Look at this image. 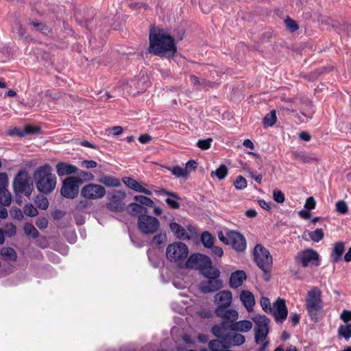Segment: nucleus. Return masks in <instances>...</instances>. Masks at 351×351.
I'll list each match as a JSON object with an SVG mask.
<instances>
[{
  "label": "nucleus",
  "mask_w": 351,
  "mask_h": 351,
  "mask_svg": "<svg viewBox=\"0 0 351 351\" xmlns=\"http://www.w3.org/2000/svg\"><path fill=\"white\" fill-rule=\"evenodd\" d=\"M125 197V193L121 191H114L110 198L108 208L112 211H121L124 207L123 200Z\"/></svg>",
  "instance_id": "nucleus-16"
},
{
  "label": "nucleus",
  "mask_w": 351,
  "mask_h": 351,
  "mask_svg": "<svg viewBox=\"0 0 351 351\" xmlns=\"http://www.w3.org/2000/svg\"><path fill=\"white\" fill-rule=\"evenodd\" d=\"M12 215L15 219L18 220H21L23 218V213L20 209L12 210Z\"/></svg>",
  "instance_id": "nucleus-63"
},
{
  "label": "nucleus",
  "mask_w": 351,
  "mask_h": 351,
  "mask_svg": "<svg viewBox=\"0 0 351 351\" xmlns=\"http://www.w3.org/2000/svg\"><path fill=\"white\" fill-rule=\"evenodd\" d=\"M232 300V294L228 290H222L219 291L214 296V302L217 305L215 310L216 315H221L223 308L231 305Z\"/></svg>",
  "instance_id": "nucleus-14"
},
{
  "label": "nucleus",
  "mask_w": 351,
  "mask_h": 351,
  "mask_svg": "<svg viewBox=\"0 0 351 351\" xmlns=\"http://www.w3.org/2000/svg\"><path fill=\"white\" fill-rule=\"evenodd\" d=\"M344 250L345 245L343 242H338L335 243L331 254L332 261L335 263L338 262L341 259Z\"/></svg>",
  "instance_id": "nucleus-27"
},
{
  "label": "nucleus",
  "mask_w": 351,
  "mask_h": 351,
  "mask_svg": "<svg viewBox=\"0 0 351 351\" xmlns=\"http://www.w3.org/2000/svg\"><path fill=\"white\" fill-rule=\"evenodd\" d=\"M33 25L36 29L40 31L45 34L49 32L46 23H33Z\"/></svg>",
  "instance_id": "nucleus-54"
},
{
  "label": "nucleus",
  "mask_w": 351,
  "mask_h": 351,
  "mask_svg": "<svg viewBox=\"0 0 351 351\" xmlns=\"http://www.w3.org/2000/svg\"><path fill=\"white\" fill-rule=\"evenodd\" d=\"M189 253V249L188 246L180 241H176L169 244L166 249L167 260L178 266L185 265Z\"/></svg>",
  "instance_id": "nucleus-4"
},
{
  "label": "nucleus",
  "mask_w": 351,
  "mask_h": 351,
  "mask_svg": "<svg viewBox=\"0 0 351 351\" xmlns=\"http://www.w3.org/2000/svg\"><path fill=\"white\" fill-rule=\"evenodd\" d=\"M337 332L339 336L348 341L351 337V324L339 326Z\"/></svg>",
  "instance_id": "nucleus-33"
},
{
  "label": "nucleus",
  "mask_w": 351,
  "mask_h": 351,
  "mask_svg": "<svg viewBox=\"0 0 351 351\" xmlns=\"http://www.w3.org/2000/svg\"><path fill=\"white\" fill-rule=\"evenodd\" d=\"M274 17L275 20L282 19L283 22H296L292 19L289 15L284 13L282 10L276 9L274 12Z\"/></svg>",
  "instance_id": "nucleus-38"
},
{
  "label": "nucleus",
  "mask_w": 351,
  "mask_h": 351,
  "mask_svg": "<svg viewBox=\"0 0 351 351\" xmlns=\"http://www.w3.org/2000/svg\"><path fill=\"white\" fill-rule=\"evenodd\" d=\"M82 165L86 169L95 168L97 167V162L91 160H84L82 162Z\"/></svg>",
  "instance_id": "nucleus-57"
},
{
  "label": "nucleus",
  "mask_w": 351,
  "mask_h": 351,
  "mask_svg": "<svg viewBox=\"0 0 351 351\" xmlns=\"http://www.w3.org/2000/svg\"><path fill=\"white\" fill-rule=\"evenodd\" d=\"M122 181L128 188L136 192L141 193L147 195H152V191L132 178L124 177L123 178Z\"/></svg>",
  "instance_id": "nucleus-19"
},
{
  "label": "nucleus",
  "mask_w": 351,
  "mask_h": 351,
  "mask_svg": "<svg viewBox=\"0 0 351 351\" xmlns=\"http://www.w3.org/2000/svg\"><path fill=\"white\" fill-rule=\"evenodd\" d=\"M136 202H139L141 204L145 205L149 207H152L154 204V202L149 197L143 195H136L134 197Z\"/></svg>",
  "instance_id": "nucleus-39"
},
{
  "label": "nucleus",
  "mask_w": 351,
  "mask_h": 351,
  "mask_svg": "<svg viewBox=\"0 0 351 351\" xmlns=\"http://www.w3.org/2000/svg\"><path fill=\"white\" fill-rule=\"evenodd\" d=\"M166 202L173 208H178L180 206L179 203L177 202L176 199L174 197H168L166 199Z\"/></svg>",
  "instance_id": "nucleus-56"
},
{
  "label": "nucleus",
  "mask_w": 351,
  "mask_h": 351,
  "mask_svg": "<svg viewBox=\"0 0 351 351\" xmlns=\"http://www.w3.org/2000/svg\"><path fill=\"white\" fill-rule=\"evenodd\" d=\"M209 348L213 351H223L226 348L224 344L219 340H213L209 342Z\"/></svg>",
  "instance_id": "nucleus-40"
},
{
  "label": "nucleus",
  "mask_w": 351,
  "mask_h": 351,
  "mask_svg": "<svg viewBox=\"0 0 351 351\" xmlns=\"http://www.w3.org/2000/svg\"><path fill=\"white\" fill-rule=\"evenodd\" d=\"M217 315L231 322H235L239 318L238 312L233 309L227 310L226 311H223V309L221 311V315Z\"/></svg>",
  "instance_id": "nucleus-30"
},
{
  "label": "nucleus",
  "mask_w": 351,
  "mask_h": 351,
  "mask_svg": "<svg viewBox=\"0 0 351 351\" xmlns=\"http://www.w3.org/2000/svg\"><path fill=\"white\" fill-rule=\"evenodd\" d=\"M311 240L314 242L318 243L324 237V233L322 229L317 228L314 231H307L304 232Z\"/></svg>",
  "instance_id": "nucleus-31"
},
{
  "label": "nucleus",
  "mask_w": 351,
  "mask_h": 351,
  "mask_svg": "<svg viewBox=\"0 0 351 351\" xmlns=\"http://www.w3.org/2000/svg\"><path fill=\"white\" fill-rule=\"evenodd\" d=\"M340 318L344 322H348L351 320V311L343 310L340 315Z\"/></svg>",
  "instance_id": "nucleus-55"
},
{
  "label": "nucleus",
  "mask_w": 351,
  "mask_h": 351,
  "mask_svg": "<svg viewBox=\"0 0 351 351\" xmlns=\"http://www.w3.org/2000/svg\"><path fill=\"white\" fill-rule=\"evenodd\" d=\"M36 224L39 228H45L47 226L48 221L45 218L38 219Z\"/></svg>",
  "instance_id": "nucleus-60"
},
{
  "label": "nucleus",
  "mask_w": 351,
  "mask_h": 351,
  "mask_svg": "<svg viewBox=\"0 0 351 351\" xmlns=\"http://www.w3.org/2000/svg\"><path fill=\"white\" fill-rule=\"evenodd\" d=\"M34 177L37 189L43 193H51L56 187V177L51 173V167L49 165L38 168Z\"/></svg>",
  "instance_id": "nucleus-2"
},
{
  "label": "nucleus",
  "mask_w": 351,
  "mask_h": 351,
  "mask_svg": "<svg viewBox=\"0 0 351 351\" xmlns=\"http://www.w3.org/2000/svg\"><path fill=\"white\" fill-rule=\"evenodd\" d=\"M171 173L176 177H186L187 176V170L180 166H174L169 169Z\"/></svg>",
  "instance_id": "nucleus-41"
},
{
  "label": "nucleus",
  "mask_w": 351,
  "mask_h": 351,
  "mask_svg": "<svg viewBox=\"0 0 351 351\" xmlns=\"http://www.w3.org/2000/svg\"><path fill=\"white\" fill-rule=\"evenodd\" d=\"M108 131L113 135L117 136L123 132V128L121 126H114L110 129H108Z\"/></svg>",
  "instance_id": "nucleus-61"
},
{
  "label": "nucleus",
  "mask_w": 351,
  "mask_h": 351,
  "mask_svg": "<svg viewBox=\"0 0 351 351\" xmlns=\"http://www.w3.org/2000/svg\"><path fill=\"white\" fill-rule=\"evenodd\" d=\"M316 202L313 197H309L306 199L304 207L307 210H312L315 208Z\"/></svg>",
  "instance_id": "nucleus-52"
},
{
  "label": "nucleus",
  "mask_w": 351,
  "mask_h": 351,
  "mask_svg": "<svg viewBox=\"0 0 351 351\" xmlns=\"http://www.w3.org/2000/svg\"><path fill=\"white\" fill-rule=\"evenodd\" d=\"M201 239L204 247L207 248L213 247L215 238L209 232H203L202 234Z\"/></svg>",
  "instance_id": "nucleus-35"
},
{
  "label": "nucleus",
  "mask_w": 351,
  "mask_h": 351,
  "mask_svg": "<svg viewBox=\"0 0 351 351\" xmlns=\"http://www.w3.org/2000/svg\"><path fill=\"white\" fill-rule=\"evenodd\" d=\"M149 51L158 56L173 58L177 52L174 37L169 30L155 25H150Z\"/></svg>",
  "instance_id": "nucleus-1"
},
{
  "label": "nucleus",
  "mask_w": 351,
  "mask_h": 351,
  "mask_svg": "<svg viewBox=\"0 0 351 351\" xmlns=\"http://www.w3.org/2000/svg\"><path fill=\"white\" fill-rule=\"evenodd\" d=\"M252 320L255 324V341L257 344H263V348H266L269 344L267 337L269 331V319L263 315H256Z\"/></svg>",
  "instance_id": "nucleus-5"
},
{
  "label": "nucleus",
  "mask_w": 351,
  "mask_h": 351,
  "mask_svg": "<svg viewBox=\"0 0 351 351\" xmlns=\"http://www.w3.org/2000/svg\"><path fill=\"white\" fill-rule=\"evenodd\" d=\"M234 186L237 189L242 190L247 187V181L243 176H238L234 181Z\"/></svg>",
  "instance_id": "nucleus-45"
},
{
  "label": "nucleus",
  "mask_w": 351,
  "mask_h": 351,
  "mask_svg": "<svg viewBox=\"0 0 351 351\" xmlns=\"http://www.w3.org/2000/svg\"><path fill=\"white\" fill-rule=\"evenodd\" d=\"M227 174L228 169L226 166L224 165H221L217 169L212 171L210 176L211 177L216 176L218 179L222 180L227 176Z\"/></svg>",
  "instance_id": "nucleus-36"
},
{
  "label": "nucleus",
  "mask_w": 351,
  "mask_h": 351,
  "mask_svg": "<svg viewBox=\"0 0 351 351\" xmlns=\"http://www.w3.org/2000/svg\"><path fill=\"white\" fill-rule=\"evenodd\" d=\"M0 253L6 260L15 261L16 259V253L12 247H3Z\"/></svg>",
  "instance_id": "nucleus-34"
},
{
  "label": "nucleus",
  "mask_w": 351,
  "mask_h": 351,
  "mask_svg": "<svg viewBox=\"0 0 351 351\" xmlns=\"http://www.w3.org/2000/svg\"><path fill=\"white\" fill-rule=\"evenodd\" d=\"M124 90L129 94L135 95L145 89L143 82L138 79H134L123 82Z\"/></svg>",
  "instance_id": "nucleus-20"
},
{
  "label": "nucleus",
  "mask_w": 351,
  "mask_h": 351,
  "mask_svg": "<svg viewBox=\"0 0 351 351\" xmlns=\"http://www.w3.org/2000/svg\"><path fill=\"white\" fill-rule=\"evenodd\" d=\"M273 314L276 321L282 322L285 321L288 315V311L285 304V301L282 299H278L274 304Z\"/></svg>",
  "instance_id": "nucleus-17"
},
{
  "label": "nucleus",
  "mask_w": 351,
  "mask_h": 351,
  "mask_svg": "<svg viewBox=\"0 0 351 351\" xmlns=\"http://www.w3.org/2000/svg\"><path fill=\"white\" fill-rule=\"evenodd\" d=\"M212 247V253L213 255L218 257H221L223 255V251L221 247L217 246H214Z\"/></svg>",
  "instance_id": "nucleus-62"
},
{
  "label": "nucleus",
  "mask_w": 351,
  "mask_h": 351,
  "mask_svg": "<svg viewBox=\"0 0 351 351\" xmlns=\"http://www.w3.org/2000/svg\"><path fill=\"white\" fill-rule=\"evenodd\" d=\"M56 171L59 176H63L76 173L77 167L71 164L62 162L56 165Z\"/></svg>",
  "instance_id": "nucleus-24"
},
{
  "label": "nucleus",
  "mask_w": 351,
  "mask_h": 351,
  "mask_svg": "<svg viewBox=\"0 0 351 351\" xmlns=\"http://www.w3.org/2000/svg\"><path fill=\"white\" fill-rule=\"evenodd\" d=\"M210 258L202 254H191L185 262V267L199 269L201 271L205 267L211 264Z\"/></svg>",
  "instance_id": "nucleus-13"
},
{
  "label": "nucleus",
  "mask_w": 351,
  "mask_h": 351,
  "mask_svg": "<svg viewBox=\"0 0 351 351\" xmlns=\"http://www.w3.org/2000/svg\"><path fill=\"white\" fill-rule=\"evenodd\" d=\"M196 168V162L194 160H189L186 162L184 169L187 170V175L189 172L195 170Z\"/></svg>",
  "instance_id": "nucleus-59"
},
{
  "label": "nucleus",
  "mask_w": 351,
  "mask_h": 351,
  "mask_svg": "<svg viewBox=\"0 0 351 351\" xmlns=\"http://www.w3.org/2000/svg\"><path fill=\"white\" fill-rule=\"evenodd\" d=\"M336 210L340 214H346L348 212V206L346 202L339 200L335 204Z\"/></svg>",
  "instance_id": "nucleus-46"
},
{
  "label": "nucleus",
  "mask_w": 351,
  "mask_h": 351,
  "mask_svg": "<svg viewBox=\"0 0 351 351\" xmlns=\"http://www.w3.org/2000/svg\"><path fill=\"white\" fill-rule=\"evenodd\" d=\"M330 18L328 16L324 15L322 14H314L313 21H317V22H328Z\"/></svg>",
  "instance_id": "nucleus-53"
},
{
  "label": "nucleus",
  "mask_w": 351,
  "mask_h": 351,
  "mask_svg": "<svg viewBox=\"0 0 351 351\" xmlns=\"http://www.w3.org/2000/svg\"><path fill=\"white\" fill-rule=\"evenodd\" d=\"M228 343L232 346H237L242 345L245 341V337L240 333H235L234 335H228L227 336Z\"/></svg>",
  "instance_id": "nucleus-29"
},
{
  "label": "nucleus",
  "mask_w": 351,
  "mask_h": 351,
  "mask_svg": "<svg viewBox=\"0 0 351 351\" xmlns=\"http://www.w3.org/2000/svg\"><path fill=\"white\" fill-rule=\"evenodd\" d=\"M252 323L249 320H241L232 323L230 325V330L232 331L239 332H247L252 328Z\"/></svg>",
  "instance_id": "nucleus-25"
},
{
  "label": "nucleus",
  "mask_w": 351,
  "mask_h": 351,
  "mask_svg": "<svg viewBox=\"0 0 351 351\" xmlns=\"http://www.w3.org/2000/svg\"><path fill=\"white\" fill-rule=\"evenodd\" d=\"M211 141H212L211 138H208V139H205V140H199L197 143V145L198 146V147H199L202 149H204V150L208 149L210 147Z\"/></svg>",
  "instance_id": "nucleus-50"
},
{
  "label": "nucleus",
  "mask_w": 351,
  "mask_h": 351,
  "mask_svg": "<svg viewBox=\"0 0 351 351\" xmlns=\"http://www.w3.org/2000/svg\"><path fill=\"white\" fill-rule=\"evenodd\" d=\"M306 306L311 320L317 322L323 311L322 292L318 288L314 287L308 291Z\"/></svg>",
  "instance_id": "nucleus-3"
},
{
  "label": "nucleus",
  "mask_w": 351,
  "mask_h": 351,
  "mask_svg": "<svg viewBox=\"0 0 351 351\" xmlns=\"http://www.w3.org/2000/svg\"><path fill=\"white\" fill-rule=\"evenodd\" d=\"M128 212L132 215H137L147 212V209L138 203H131L128 206Z\"/></svg>",
  "instance_id": "nucleus-32"
},
{
  "label": "nucleus",
  "mask_w": 351,
  "mask_h": 351,
  "mask_svg": "<svg viewBox=\"0 0 351 351\" xmlns=\"http://www.w3.org/2000/svg\"><path fill=\"white\" fill-rule=\"evenodd\" d=\"M228 245L237 252L244 251L246 248V241L245 237L238 232H228Z\"/></svg>",
  "instance_id": "nucleus-15"
},
{
  "label": "nucleus",
  "mask_w": 351,
  "mask_h": 351,
  "mask_svg": "<svg viewBox=\"0 0 351 351\" xmlns=\"http://www.w3.org/2000/svg\"><path fill=\"white\" fill-rule=\"evenodd\" d=\"M24 231L25 234L32 238L37 237L38 232L34 226L31 223H26L24 226Z\"/></svg>",
  "instance_id": "nucleus-43"
},
{
  "label": "nucleus",
  "mask_w": 351,
  "mask_h": 351,
  "mask_svg": "<svg viewBox=\"0 0 351 351\" xmlns=\"http://www.w3.org/2000/svg\"><path fill=\"white\" fill-rule=\"evenodd\" d=\"M261 306L263 310L266 313L272 312V308L271 307V303L269 300L267 298L262 297L260 301Z\"/></svg>",
  "instance_id": "nucleus-47"
},
{
  "label": "nucleus",
  "mask_w": 351,
  "mask_h": 351,
  "mask_svg": "<svg viewBox=\"0 0 351 351\" xmlns=\"http://www.w3.org/2000/svg\"><path fill=\"white\" fill-rule=\"evenodd\" d=\"M35 203L37 206L43 210H46L49 206V202L47 198L43 196H37L35 199Z\"/></svg>",
  "instance_id": "nucleus-42"
},
{
  "label": "nucleus",
  "mask_w": 351,
  "mask_h": 351,
  "mask_svg": "<svg viewBox=\"0 0 351 351\" xmlns=\"http://www.w3.org/2000/svg\"><path fill=\"white\" fill-rule=\"evenodd\" d=\"M254 257L258 266L265 272V279L269 280L267 273L272 266V258L269 251L263 245L258 244L254 250Z\"/></svg>",
  "instance_id": "nucleus-7"
},
{
  "label": "nucleus",
  "mask_w": 351,
  "mask_h": 351,
  "mask_svg": "<svg viewBox=\"0 0 351 351\" xmlns=\"http://www.w3.org/2000/svg\"><path fill=\"white\" fill-rule=\"evenodd\" d=\"M24 213L29 217H35L38 215V210L32 204H27L24 208Z\"/></svg>",
  "instance_id": "nucleus-48"
},
{
  "label": "nucleus",
  "mask_w": 351,
  "mask_h": 351,
  "mask_svg": "<svg viewBox=\"0 0 351 351\" xmlns=\"http://www.w3.org/2000/svg\"><path fill=\"white\" fill-rule=\"evenodd\" d=\"M206 278L219 279L220 271L217 268L212 266V263L205 267L201 271Z\"/></svg>",
  "instance_id": "nucleus-26"
},
{
  "label": "nucleus",
  "mask_w": 351,
  "mask_h": 351,
  "mask_svg": "<svg viewBox=\"0 0 351 351\" xmlns=\"http://www.w3.org/2000/svg\"><path fill=\"white\" fill-rule=\"evenodd\" d=\"M105 188L97 184H87L84 185L80 192L82 197L89 200H96L103 198L106 195Z\"/></svg>",
  "instance_id": "nucleus-10"
},
{
  "label": "nucleus",
  "mask_w": 351,
  "mask_h": 351,
  "mask_svg": "<svg viewBox=\"0 0 351 351\" xmlns=\"http://www.w3.org/2000/svg\"><path fill=\"white\" fill-rule=\"evenodd\" d=\"M276 122V114L275 110H272L270 112V113L267 114L263 121V123L265 127L272 126Z\"/></svg>",
  "instance_id": "nucleus-37"
},
{
  "label": "nucleus",
  "mask_w": 351,
  "mask_h": 351,
  "mask_svg": "<svg viewBox=\"0 0 351 351\" xmlns=\"http://www.w3.org/2000/svg\"><path fill=\"white\" fill-rule=\"evenodd\" d=\"M212 332L216 337H221L223 334L222 327L220 326H214L212 328Z\"/></svg>",
  "instance_id": "nucleus-64"
},
{
  "label": "nucleus",
  "mask_w": 351,
  "mask_h": 351,
  "mask_svg": "<svg viewBox=\"0 0 351 351\" xmlns=\"http://www.w3.org/2000/svg\"><path fill=\"white\" fill-rule=\"evenodd\" d=\"M8 177L5 173H0V204L8 206L11 202V194L8 190ZM8 215L4 208H0V218L5 219Z\"/></svg>",
  "instance_id": "nucleus-8"
},
{
  "label": "nucleus",
  "mask_w": 351,
  "mask_h": 351,
  "mask_svg": "<svg viewBox=\"0 0 351 351\" xmlns=\"http://www.w3.org/2000/svg\"><path fill=\"white\" fill-rule=\"evenodd\" d=\"M16 231V227L12 224H10L6 226L5 232L8 236L12 237L15 234Z\"/></svg>",
  "instance_id": "nucleus-58"
},
{
  "label": "nucleus",
  "mask_w": 351,
  "mask_h": 351,
  "mask_svg": "<svg viewBox=\"0 0 351 351\" xmlns=\"http://www.w3.org/2000/svg\"><path fill=\"white\" fill-rule=\"evenodd\" d=\"M13 189L16 193H23L29 196L33 191V182L28 173L20 171L13 180Z\"/></svg>",
  "instance_id": "nucleus-6"
},
{
  "label": "nucleus",
  "mask_w": 351,
  "mask_h": 351,
  "mask_svg": "<svg viewBox=\"0 0 351 351\" xmlns=\"http://www.w3.org/2000/svg\"><path fill=\"white\" fill-rule=\"evenodd\" d=\"M295 259L304 267L308 266L317 267L320 264L319 255L313 249H306L300 252L297 254Z\"/></svg>",
  "instance_id": "nucleus-9"
},
{
  "label": "nucleus",
  "mask_w": 351,
  "mask_h": 351,
  "mask_svg": "<svg viewBox=\"0 0 351 351\" xmlns=\"http://www.w3.org/2000/svg\"><path fill=\"white\" fill-rule=\"evenodd\" d=\"M167 240V237L165 232H160L155 235L153 238V242L157 245L164 244Z\"/></svg>",
  "instance_id": "nucleus-44"
},
{
  "label": "nucleus",
  "mask_w": 351,
  "mask_h": 351,
  "mask_svg": "<svg viewBox=\"0 0 351 351\" xmlns=\"http://www.w3.org/2000/svg\"><path fill=\"white\" fill-rule=\"evenodd\" d=\"M274 199L278 203H282L285 201L284 194L279 190L275 189L273 191Z\"/></svg>",
  "instance_id": "nucleus-51"
},
{
  "label": "nucleus",
  "mask_w": 351,
  "mask_h": 351,
  "mask_svg": "<svg viewBox=\"0 0 351 351\" xmlns=\"http://www.w3.org/2000/svg\"><path fill=\"white\" fill-rule=\"evenodd\" d=\"M223 287V281L220 279H210L202 281L199 285L200 290L204 293L214 292Z\"/></svg>",
  "instance_id": "nucleus-18"
},
{
  "label": "nucleus",
  "mask_w": 351,
  "mask_h": 351,
  "mask_svg": "<svg viewBox=\"0 0 351 351\" xmlns=\"http://www.w3.org/2000/svg\"><path fill=\"white\" fill-rule=\"evenodd\" d=\"M98 181L109 187H118L121 186V182L118 178L110 176H101Z\"/></svg>",
  "instance_id": "nucleus-28"
},
{
  "label": "nucleus",
  "mask_w": 351,
  "mask_h": 351,
  "mask_svg": "<svg viewBox=\"0 0 351 351\" xmlns=\"http://www.w3.org/2000/svg\"><path fill=\"white\" fill-rule=\"evenodd\" d=\"M240 300L248 312L253 311L255 304V298L254 294L247 290H243L239 295Z\"/></svg>",
  "instance_id": "nucleus-21"
},
{
  "label": "nucleus",
  "mask_w": 351,
  "mask_h": 351,
  "mask_svg": "<svg viewBox=\"0 0 351 351\" xmlns=\"http://www.w3.org/2000/svg\"><path fill=\"white\" fill-rule=\"evenodd\" d=\"M96 16V10L95 9L90 8L89 9L86 15L84 16V22L88 23L91 22L95 19Z\"/></svg>",
  "instance_id": "nucleus-49"
},
{
  "label": "nucleus",
  "mask_w": 351,
  "mask_h": 351,
  "mask_svg": "<svg viewBox=\"0 0 351 351\" xmlns=\"http://www.w3.org/2000/svg\"><path fill=\"white\" fill-rule=\"evenodd\" d=\"M81 183V180L77 177L71 176L66 178L62 184L61 194L66 198H75L78 194Z\"/></svg>",
  "instance_id": "nucleus-11"
},
{
  "label": "nucleus",
  "mask_w": 351,
  "mask_h": 351,
  "mask_svg": "<svg viewBox=\"0 0 351 351\" xmlns=\"http://www.w3.org/2000/svg\"><path fill=\"white\" fill-rule=\"evenodd\" d=\"M138 227L144 234H153L160 227V222L156 217L149 215H141L138 220Z\"/></svg>",
  "instance_id": "nucleus-12"
},
{
  "label": "nucleus",
  "mask_w": 351,
  "mask_h": 351,
  "mask_svg": "<svg viewBox=\"0 0 351 351\" xmlns=\"http://www.w3.org/2000/svg\"><path fill=\"white\" fill-rule=\"evenodd\" d=\"M247 278L246 274L242 270L233 272L230 278V286L236 289L240 287Z\"/></svg>",
  "instance_id": "nucleus-23"
},
{
  "label": "nucleus",
  "mask_w": 351,
  "mask_h": 351,
  "mask_svg": "<svg viewBox=\"0 0 351 351\" xmlns=\"http://www.w3.org/2000/svg\"><path fill=\"white\" fill-rule=\"evenodd\" d=\"M169 228L176 238L181 240L190 239L186 230L180 224L176 222H171L169 224Z\"/></svg>",
  "instance_id": "nucleus-22"
}]
</instances>
